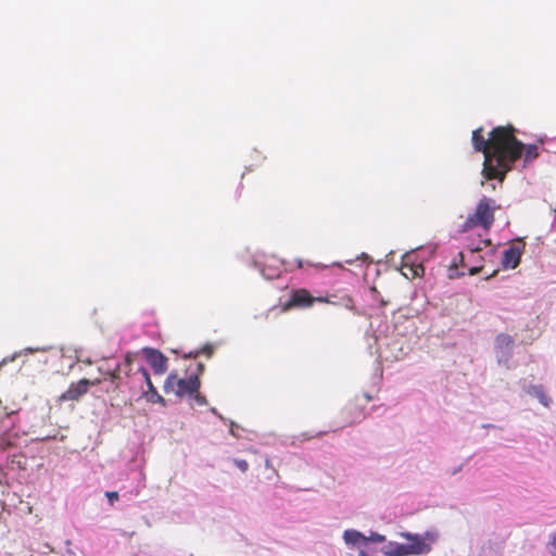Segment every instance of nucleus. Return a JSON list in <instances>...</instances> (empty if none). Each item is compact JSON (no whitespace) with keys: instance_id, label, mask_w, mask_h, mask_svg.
I'll return each instance as SVG.
<instances>
[{"instance_id":"nucleus-9","label":"nucleus","mask_w":556,"mask_h":556,"mask_svg":"<svg viewBox=\"0 0 556 556\" xmlns=\"http://www.w3.org/2000/svg\"><path fill=\"white\" fill-rule=\"evenodd\" d=\"M136 374H140V381H143L147 387H148V390L146 392H143V396L144 399L149 402V403H153V404H161L163 407H166L167 406V400H165L156 390V388L154 387L151 378H150V374H149V370L143 366V364H138L137 368H136Z\"/></svg>"},{"instance_id":"nucleus-34","label":"nucleus","mask_w":556,"mask_h":556,"mask_svg":"<svg viewBox=\"0 0 556 556\" xmlns=\"http://www.w3.org/2000/svg\"><path fill=\"white\" fill-rule=\"evenodd\" d=\"M463 468H464V464L459 465L458 467H454L453 469H451V470L448 471V473H450L451 476H455V475H457L458 472H460V471L463 470Z\"/></svg>"},{"instance_id":"nucleus-19","label":"nucleus","mask_w":556,"mask_h":556,"mask_svg":"<svg viewBox=\"0 0 556 556\" xmlns=\"http://www.w3.org/2000/svg\"><path fill=\"white\" fill-rule=\"evenodd\" d=\"M52 349V346H41V348H25L23 351L16 352L9 357H4L0 363V369L7 365L9 362L15 361L18 356L28 355L36 352H48Z\"/></svg>"},{"instance_id":"nucleus-38","label":"nucleus","mask_w":556,"mask_h":556,"mask_svg":"<svg viewBox=\"0 0 556 556\" xmlns=\"http://www.w3.org/2000/svg\"><path fill=\"white\" fill-rule=\"evenodd\" d=\"M394 257V251H391L387 254V262L390 263L393 261Z\"/></svg>"},{"instance_id":"nucleus-32","label":"nucleus","mask_w":556,"mask_h":556,"mask_svg":"<svg viewBox=\"0 0 556 556\" xmlns=\"http://www.w3.org/2000/svg\"><path fill=\"white\" fill-rule=\"evenodd\" d=\"M205 370V366L203 363H198L197 364V371L195 372H192L191 375H198V377L200 378V376L204 372Z\"/></svg>"},{"instance_id":"nucleus-25","label":"nucleus","mask_w":556,"mask_h":556,"mask_svg":"<svg viewBox=\"0 0 556 556\" xmlns=\"http://www.w3.org/2000/svg\"><path fill=\"white\" fill-rule=\"evenodd\" d=\"M458 257H459V263L462 264V266H463L464 268H468V269H469V271H470V274H477V269H476V267H473V268H469V267L465 264V257H466L465 252H459V253H458Z\"/></svg>"},{"instance_id":"nucleus-1","label":"nucleus","mask_w":556,"mask_h":556,"mask_svg":"<svg viewBox=\"0 0 556 556\" xmlns=\"http://www.w3.org/2000/svg\"><path fill=\"white\" fill-rule=\"evenodd\" d=\"M473 148L484 155L482 173L488 178L504 175L513 167H526L539 155L536 144L523 141H472Z\"/></svg>"},{"instance_id":"nucleus-13","label":"nucleus","mask_w":556,"mask_h":556,"mask_svg":"<svg viewBox=\"0 0 556 556\" xmlns=\"http://www.w3.org/2000/svg\"><path fill=\"white\" fill-rule=\"evenodd\" d=\"M518 386L523 393L538 399L544 407H549L552 404V399L545 393L542 384H533L527 378H522L518 381Z\"/></svg>"},{"instance_id":"nucleus-8","label":"nucleus","mask_w":556,"mask_h":556,"mask_svg":"<svg viewBox=\"0 0 556 556\" xmlns=\"http://www.w3.org/2000/svg\"><path fill=\"white\" fill-rule=\"evenodd\" d=\"M437 247H430L428 249V256H420V252L416 249L406 252L401 257V266H410L412 278L421 277L425 275V263L433 257L435 254Z\"/></svg>"},{"instance_id":"nucleus-24","label":"nucleus","mask_w":556,"mask_h":556,"mask_svg":"<svg viewBox=\"0 0 556 556\" xmlns=\"http://www.w3.org/2000/svg\"><path fill=\"white\" fill-rule=\"evenodd\" d=\"M105 496H106V498H108V501H109L111 506H113L114 503L116 501H118V498H119L118 492H115V491H108V492H105Z\"/></svg>"},{"instance_id":"nucleus-33","label":"nucleus","mask_w":556,"mask_h":556,"mask_svg":"<svg viewBox=\"0 0 556 556\" xmlns=\"http://www.w3.org/2000/svg\"><path fill=\"white\" fill-rule=\"evenodd\" d=\"M65 544L67 546V548L65 551V555H67V556H76L75 552L70 547L71 544H72L71 540H66Z\"/></svg>"},{"instance_id":"nucleus-23","label":"nucleus","mask_w":556,"mask_h":556,"mask_svg":"<svg viewBox=\"0 0 556 556\" xmlns=\"http://www.w3.org/2000/svg\"><path fill=\"white\" fill-rule=\"evenodd\" d=\"M191 400H193L198 405H206L207 400L206 397L201 394L199 391L194 392V394L189 396Z\"/></svg>"},{"instance_id":"nucleus-27","label":"nucleus","mask_w":556,"mask_h":556,"mask_svg":"<svg viewBox=\"0 0 556 556\" xmlns=\"http://www.w3.org/2000/svg\"><path fill=\"white\" fill-rule=\"evenodd\" d=\"M235 463L242 472H245L249 469V464L244 459H236Z\"/></svg>"},{"instance_id":"nucleus-2","label":"nucleus","mask_w":556,"mask_h":556,"mask_svg":"<svg viewBox=\"0 0 556 556\" xmlns=\"http://www.w3.org/2000/svg\"><path fill=\"white\" fill-rule=\"evenodd\" d=\"M138 364H141L135 355L127 353L123 361L110 358L99 367V370L105 376L104 381L110 382V388L119 390L124 384H128V378L140 381V374H136Z\"/></svg>"},{"instance_id":"nucleus-5","label":"nucleus","mask_w":556,"mask_h":556,"mask_svg":"<svg viewBox=\"0 0 556 556\" xmlns=\"http://www.w3.org/2000/svg\"><path fill=\"white\" fill-rule=\"evenodd\" d=\"M493 200L483 198L477 205V208L472 215H469L468 218L460 226V232H467L475 227H481L483 231H488L494 222L493 216Z\"/></svg>"},{"instance_id":"nucleus-43","label":"nucleus","mask_w":556,"mask_h":556,"mask_svg":"<svg viewBox=\"0 0 556 556\" xmlns=\"http://www.w3.org/2000/svg\"><path fill=\"white\" fill-rule=\"evenodd\" d=\"M296 262H298V267H302L303 266L302 260H298Z\"/></svg>"},{"instance_id":"nucleus-36","label":"nucleus","mask_w":556,"mask_h":556,"mask_svg":"<svg viewBox=\"0 0 556 556\" xmlns=\"http://www.w3.org/2000/svg\"><path fill=\"white\" fill-rule=\"evenodd\" d=\"M211 413L217 416L220 420L226 421V419L218 413V410L215 407H211Z\"/></svg>"},{"instance_id":"nucleus-14","label":"nucleus","mask_w":556,"mask_h":556,"mask_svg":"<svg viewBox=\"0 0 556 556\" xmlns=\"http://www.w3.org/2000/svg\"><path fill=\"white\" fill-rule=\"evenodd\" d=\"M466 248L471 256H476L479 260H484L486 256H491L494 252L492 243L489 239H484L482 235H478V239H471L467 242Z\"/></svg>"},{"instance_id":"nucleus-21","label":"nucleus","mask_w":556,"mask_h":556,"mask_svg":"<svg viewBox=\"0 0 556 556\" xmlns=\"http://www.w3.org/2000/svg\"><path fill=\"white\" fill-rule=\"evenodd\" d=\"M384 542H387L386 535L380 534L378 532L371 531L368 536L366 535V546L369 543H384Z\"/></svg>"},{"instance_id":"nucleus-22","label":"nucleus","mask_w":556,"mask_h":556,"mask_svg":"<svg viewBox=\"0 0 556 556\" xmlns=\"http://www.w3.org/2000/svg\"><path fill=\"white\" fill-rule=\"evenodd\" d=\"M205 354L207 357H212L214 354V346L211 344H206L201 351H197L194 353H190L189 357L195 358L199 354Z\"/></svg>"},{"instance_id":"nucleus-7","label":"nucleus","mask_w":556,"mask_h":556,"mask_svg":"<svg viewBox=\"0 0 556 556\" xmlns=\"http://www.w3.org/2000/svg\"><path fill=\"white\" fill-rule=\"evenodd\" d=\"M515 340L507 333H498L494 340V353L496 363L508 370L517 367L513 361Z\"/></svg>"},{"instance_id":"nucleus-29","label":"nucleus","mask_w":556,"mask_h":556,"mask_svg":"<svg viewBox=\"0 0 556 556\" xmlns=\"http://www.w3.org/2000/svg\"><path fill=\"white\" fill-rule=\"evenodd\" d=\"M229 425H230V429H229L230 434L235 438H239L240 435L237 433V429H240V426L231 420L229 421Z\"/></svg>"},{"instance_id":"nucleus-28","label":"nucleus","mask_w":556,"mask_h":556,"mask_svg":"<svg viewBox=\"0 0 556 556\" xmlns=\"http://www.w3.org/2000/svg\"><path fill=\"white\" fill-rule=\"evenodd\" d=\"M254 155H255V157L253 160L254 163H252L250 166L257 165L265 159V156L262 155V152L258 151L256 148L254 149Z\"/></svg>"},{"instance_id":"nucleus-12","label":"nucleus","mask_w":556,"mask_h":556,"mask_svg":"<svg viewBox=\"0 0 556 556\" xmlns=\"http://www.w3.org/2000/svg\"><path fill=\"white\" fill-rule=\"evenodd\" d=\"M526 243L522 239H517L516 243L503 251L502 266L504 269H515L521 261Z\"/></svg>"},{"instance_id":"nucleus-10","label":"nucleus","mask_w":556,"mask_h":556,"mask_svg":"<svg viewBox=\"0 0 556 556\" xmlns=\"http://www.w3.org/2000/svg\"><path fill=\"white\" fill-rule=\"evenodd\" d=\"M141 354L155 375H163L167 371L168 358L160 350L143 348Z\"/></svg>"},{"instance_id":"nucleus-42","label":"nucleus","mask_w":556,"mask_h":556,"mask_svg":"<svg viewBox=\"0 0 556 556\" xmlns=\"http://www.w3.org/2000/svg\"><path fill=\"white\" fill-rule=\"evenodd\" d=\"M359 258H362V260H368V258H369V256H368L366 253H362V255H361V257H359Z\"/></svg>"},{"instance_id":"nucleus-45","label":"nucleus","mask_w":556,"mask_h":556,"mask_svg":"<svg viewBox=\"0 0 556 556\" xmlns=\"http://www.w3.org/2000/svg\"><path fill=\"white\" fill-rule=\"evenodd\" d=\"M346 264H353V261L352 260H348L345 261Z\"/></svg>"},{"instance_id":"nucleus-30","label":"nucleus","mask_w":556,"mask_h":556,"mask_svg":"<svg viewBox=\"0 0 556 556\" xmlns=\"http://www.w3.org/2000/svg\"><path fill=\"white\" fill-rule=\"evenodd\" d=\"M400 269L402 271V274L408 278V279H413L412 278V269H410V266H401L400 265Z\"/></svg>"},{"instance_id":"nucleus-39","label":"nucleus","mask_w":556,"mask_h":556,"mask_svg":"<svg viewBox=\"0 0 556 556\" xmlns=\"http://www.w3.org/2000/svg\"><path fill=\"white\" fill-rule=\"evenodd\" d=\"M482 428H484V429H495L496 426L492 425V424H484V425H482Z\"/></svg>"},{"instance_id":"nucleus-16","label":"nucleus","mask_w":556,"mask_h":556,"mask_svg":"<svg viewBox=\"0 0 556 556\" xmlns=\"http://www.w3.org/2000/svg\"><path fill=\"white\" fill-rule=\"evenodd\" d=\"M92 382L86 378L76 383H72L68 389L61 395L62 401H77L87 393Z\"/></svg>"},{"instance_id":"nucleus-37","label":"nucleus","mask_w":556,"mask_h":556,"mask_svg":"<svg viewBox=\"0 0 556 556\" xmlns=\"http://www.w3.org/2000/svg\"><path fill=\"white\" fill-rule=\"evenodd\" d=\"M456 268H457V258L455 257V258L453 260V263H452L451 267H450L451 277H453V275H454V274H453V271H454Z\"/></svg>"},{"instance_id":"nucleus-6","label":"nucleus","mask_w":556,"mask_h":556,"mask_svg":"<svg viewBox=\"0 0 556 556\" xmlns=\"http://www.w3.org/2000/svg\"><path fill=\"white\" fill-rule=\"evenodd\" d=\"M399 535L407 541L405 543L407 556L427 555L431 551V543L438 539V533L434 531H426L424 534L403 531Z\"/></svg>"},{"instance_id":"nucleus-15","label":"nucleus","mask_w":556,"mask_h":556,"mask_svg":"<svg viewBox=\"0 0 556 556\" xmlns=\"http://www.w3.org/2000/svg\"><path fill=\"white\" fill-rule=\"evenodd\" d=\"M200 387L201 381L198 375H189L187 378L179 379L175 394L180 399L186 395L190 396L194 394V392L199 391Z\"/></svg>"},{"instance_id":"nucleus-41","label":"nucleus","mask_w":556,"mask_h":556,"mask_svg":"<svg viewBox=\"0 0 556 556\" xmlns=\"http://www.w3.org/2000/svg\"><path fill=\"white\" fill-rule=\"evenodd\" d=\"M333 267L339 268L340 270H343V266L340 263H334Z\"/></svg>"},{"instance_id":"nucleus-40","label":"nucleus","mask_w":556,"mask_h":556,"mask_svg":"<svg viewBox=\"0 0 556 556\" xmlns=\"http://www.w3.org/2000/svg\"><path fill=\"white\" fill-rule=\"evenodd\" d=\"M143 486H144V484H138L134 494H135V495H138V493H139V489H140V488H143Z\"/></svg>"},{"instance_id":"nucleus-3","label":"nucleus","mask_w":556,"mask_h":556,"mask_svg":"<svg viewBox=\"0 0 556 556\" xmlns=\"http://www.w3.org/2000/svg\"><path fill=\"white\" fill-rule=\"evenodd\" d=\"M248 266L257 269L265 280H276V288L287 289L291 278L288 276V269L285 262L274 255L265 253H254L248 260Z\"/></svg>"},{"instance_id":"nucleus-35","label":"nucleus","mask_w":556,"mask_h":556,"mask_svg":"<svg viewBox=\"0 0 556 556\" xmlns=\"http://www.w3.org/2000/svg\"><path fill=\"white\" fill-rule=\"evenodd\" d=\"M549 544L554 551V553H556V532L552 534V538H551V541H549Z\"/></svg>"},{"instance_id":"nucleus-4","label":"nucleus","mask_w":556,"mask_h":556,"mask_svg":"<svg viewBox=\"0 0 556 556\" xmlns=\"http://www.w3.org/2000/svg\"><path fill=\"white\" fill-rule=\"evenodd\" d=\"M22 409L0 408V446H13L16 439L30 433L31 426L23 419Z\"/></svg>"},{"instance_id":"nucleus-26","label":"nucleus","mask_w":556,"mask_h":556,"mask_svg":"<svg viewBox=\"0 0 556 556\" xmlns=\"http://www.w3.org/2000/svg\"><path fill=\"white\" fill-rule=\"evenodd\" d=\"M375 343L377 344L376 353H379V356H382V352H380L381 346L386 343V338H380L379 336H375Z\"/></svg>"},{"instance_id":"nucleus-31","label":"nucleus","mask_w":556,"mask_h":556,"mask_svg":"<svg viewBox=\"0 0 556 556\" xmlns=\"http://www.w3.org/2000/svg\"><path fill=\"white\" fill-rule=\"evenodd\" d=\"M431 245H427V247H419L416 249L417 252H420V256H428V249L430 248ZM433 247H437V244H434Z\"/></svg>"},{"instance_id":"nucleus-11","label":"nucleus","mask_w":556,"mask_h":556,"mask_svg":"<svg viewBox=\"0 0 556 556\" xmlns=\"http://www.w3.org/2000/svg\"><path fill=\"white\" fill-rule=\"evenodd\" d=\"M316 301L328 302V300L324 298H314L305 289H293L291 291L289 301L282 307V312H286L291 307H308Z\"/></svg>"},{"instance_id":"nucleus-18","label":"nucleus","mask_w":556,"mask_h":556,"mask_svg":"<svg viewBox=\"0 0 556 556\" xmlns=\"http://www.w3.org/2000/svg\"><path fill=\"white\" fill-rule=\"evenodd\" d=\"M405 543L388 541L381 548V553L386 556H407Z\"/></svg>"},{"instance_id":"nucleus-20","label":"nucleus","mask_w":556,"mask_h":556,"mask_svg":"<svg viewBox=\"0 0 556 556\" xmlns=\"http://www.w3.org/2000/svg\"><path fill=\"white\" fill-rule=\"evenodd\" d=\"M179 377H178V374L177 371H172L165 379L164 381V386H163V390L166 394L170 393V392H175V390L177 389V386H178V382H179Z\"/></svg>"},{"instance_id":"nucleus-44","label":"nucleus","mask_w":556,"mask_h":556,"mask_svg":"<svg viewBox=\"0 0 556 556\" xmlns=\"http://www.w3.org/2000/svg\"><path fill=\"white\" fill-rule=\"evenodd\" d=\"M540 143L544 144V143H553L554 141H544V140H541L539 141Z\"/></svg>"},{"instance_id":"nucleus-17","label":"nucleus","mask_w":556,"mask_h":556,"mask_svg":"<svg viewBox=\"0 0 556 556\" xmlns=\"http://www.w3.org/2000/svg\"><path fill=\"white\" fill-rule=\"evenodd\" d=\"M343 541L351 548L363 549L366 546V535L355 529H346L343 532Z\"/></svg>"}]
</instances>
